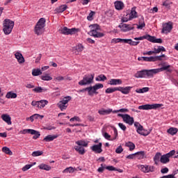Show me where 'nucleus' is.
I'll list each match as a JSON object with an SVG mask.
<instances>
[{
	"label": "nucleus",
	"instance_id": "f257e3e1",
	"mask_svg": "<svg viewBox=\"0 0 178 178\" xmlns=\"http://www.w3.org/2000/svg\"><path fill=\"white\" fill-rule=\"evenodd\" d=\"M155 72L154 69L152 70H143L141 71H138L135 74L134 77L136 79H152Z\"/></svg>",
	"mask_w": 178,
	"mask_h": 178
},
{
	"label": "nucleus",
	"instance_id": "f03ea898",
	"mask_svg": "<svg viewBox=\"0 0 178 178\" xmlns=\"http://www.w3.org/2000/svg\"><path fill=\"white\" fill-rule=\"evenodd\" d=\"M15 27V22L9 19H6L3 22V31L6 35H9Z\"/></svg>",
	"mask_w": 178,
	"mask_h": 178
},
{
	"label": "nucleus",
	"instance_id": "7ed1b4c3",
	"mask_svg": "<svg viewBox=\"0 0 178 178\" xmlns=\"http://www.w3.org/2000/svg\"><path fill=\"white\" fill-rule=\"evenodd\" d=\"M45 18H40L35 26V34L37 35H41L44 31V27H45Z\"/></svg>",
	"mask_w": 178,
	"mask_h": 178
},
{
	"label": "nucleus",
	"instance_id": "20e7f679",
	"mask_svg": "<svg viewBox=\"0 0 178 178\" xmlns=\"http://www.w3.org/2000/svg\"><path fill=\"white\" fill-rule=\"evenodd\" d=\"M72 99V97L67 96L64 97L61 101L58 103V107L60 109V111H65L69 106V101Z\"/></svg>",
	"mask_w": 178,
	"mask_h": 178
},
{
	"label": "nucleus",
	"instance_id": "39448f33",
	"mask_svg": "<svg viewBox=\"0 0 178 178\" xmlns=\"http://www.w3.org/2000/svg\"><path fill=\"white\" fill-rule=\"evenodd\" d=\"M94 74L85 75L82 80L79 82V86H87L94 81Z\"/></svg>",
	"mask_w": 178,
	"mask_h": 178
},
{
	"label": "nucleus",
	"instance_id": "423d86ee",
	"mask_svg": "<svg viewBox=\"0 0 178 178\" xmlns=\"http://www.w3.org/2000/svg\"><path fill=\"white\" fill-rule=\"evenodd\" d=\"M175 154H176V151L171 150L170 152L162 155L160 158V162L163 164L169 163V162H170V158H172Z\"/></svg>",
	"mask_w": 178,
	"mask_h": 178
},
{
	"label": "nucleus",
	"instance_id": "0eeeda50",
	"mask_svg": "<svg viewBox=\"0 0 178 178\" xmlns=\"http://www.w3.org/2000/svg\"><path fill=\"white\" fill-rule=\"evenodd\" d=\"M162 106H163V104H145L139 106L138 109L143 111H149L151 109H158V108H161Z\"/></svg>",
	"mask_w": 178,
	"mask_h": 178
},
{
	"label": "nucleus",
	"instance_id": "6e6552de",
	"mask_svg": "<svg viewBox=\"0 0 178 178\" xmlns=\"http://www.w3.org/2000/svg\"><path fill=\"white\" fill-rule=\"evenodd\" d=\"M119 118H122L123 122L129 124V126H133L134 124V118L130 116L129 114H118Z\"/></svg>",
	"mask_w": 178,
	"mask_h": 178
},
{
	"label": "nucleus",
	"instance_id": "1a4fd4ad",
	"mask_svg": "<svg viewBox=\"0 0 178 178\" xmlns=\"http://www.w3.org/2000/svg\"><path fill=\"white\" fill-rule=\"evenodd\" d=\"M76 33H79V29H69L66 26H64L60 29V33L63 34L64 35H73V34H76Z\"/></svg>",
	"mask_w": 178,
	"mask_h": 178
},
{
	"label": "nucleus",
	"instance_id": "9d476101",
	"mask_svg": "<svg viewBox=\"0 0 178 178\" xmlns=\"http://www.w3.org/2000/svg\"><path fill=\"white\" fill-rule=\"evenodd\" d=\"M166 65V63H164L162 64V67L161 68H157V69H154V74H158V73H161V72H163L164 70H166L168 73H172L173 72V70H172V65Z\"/></svg>",
	"mask_w": 178,
	"mask_h": 178
},
{
	"label": "nucleus",
	"instance_id": "9b49d317",
	"mask_svg": "<svg viewBox=\"0 0 178 178\" xmlns=\"http://www.w3.org/2000/svg\"><path fill=\"white\" fill-rule=\"evenodd\" d=\"M139 169L144 173H149V172H154L155 167L152 165H142L139 166Z\"/></svg>",
	"mask_w": 178,
	"mask_h": 178
},
{
	"label": "nucleus",
	"instance_id": "f8f14e48",
	"mask_svg": "<svg viewBox=\"0 0 178 178\" xmlns=\"http://www.w3.org/2000/svg\"><path fill=\"white\" fill-rule=\"evenodd\" d=\"M90 149L95 154H101L102 152V143H99L98 145H93L90 147Z\"/></svg>",
	"mask_w": 178,
	"mask_h": 178
},
{
	"label": "nucleus",
	"instance_id": "ddd939ff",
	"mask_svg": "<svg viewBox=\"0 0 178 178\" xmlns=\"http://www.w3.org/2000/svg\"><path fill=\"white\" fill-rule=\"evenodd\" d=\"M91 88V93H92V97L95 94L96 95L98 94V92H97V90H99V88H104V84L102 83H96L93 86H90Z\"/></svg>",
	"mask_w": 178,
	"mask_h": 178
},
{
	"label": "nucleus",
	"instance_id": "4468645a",
	"mask_svg": "<svg viewBox=\"0 0 178 178\" xmlns=\"http://www.w3.org/2000/svg\"><path fill=\"white\" fill-rule=\"evenodd\" d=\"M118 27L124 33L130 31V30H134V26L131 24H122V25H119Z\"/></svg>",
	"mask_w": 178,
	"mask_h": 178
},
{
	"label": "nucleus",
	"instance_id": "2eb2a0df",
	"mask_svg": "<svg viewBox=\"0 0 178 178\" xmlns=\"http://www.w3.org/2000/svg\"><path fill=\"white\" fill-rule=\"evenodd\" d=\"M89 35L94 37L95 38H102L105 35L103 33L99 32L98 31H90L88 33Z\"/></svg>",
	"mask_w": 178,
	"mask_h": 178
},
{
	"label": "nucleus",
	"instance_id": "dca6fc26",
	"mask_svg": "<svg viewBox=\"0 0 178 178\" xmlns=\"http://www.w3.org/2000/svg\"><path fill=\"white\" fill-rule=\"evenodd\" d=\"M173 29V25L166 23L163 25V29L161 33H165V34H168V33H170L172 31V29Z\"/></svg>",
	"mask_w": 178,
	"mask_h": 178
},
{
	"label": "nucleus",
	"instance_id": "f3484780",
	"mask_svg": "<svg viewBox=\"0 0 178 178\" xmlns=\"http://www.w3.org/2000/svg\"><path fill=\"white\" fill-rule=\"evenodd\" d=\"M136 131L137 133H138V134H140V136H148V134L151 133V131L144 130V127H143V125L138 127L136 129Z\"/></svg>",
	"mask_w": 178,
	"mask_h": 178
},
{
	"label": "nucleus",
	"instance_id": "a211bd4d",
	"mask_svg": "<svg viewBox=\"0 0 178 178\" xmlns=\"http://www.w3.org/2000/svg\"><path fill=\"white\" fill-rule=\"evenodd\" d=\"M131 88H132L131 86H127L125 88L118 87V91H120L122 94L127 95L130 92Z\"/></svg>",
	"mask_w": 178,
	"mask_h": 178
},
{
	"label": "nucleus",
	"instance_id": "6ab92c4d",
	"mask_svg": "<svg viewBox=\"0 0 178 178\" xmlns=\"http://www.w3.org/2000/svg\"><path fill=\"white\" fill-rule=\"evenodd\" d=\"M114 5L117 10H123L124 9V3L123 1H117L114 3Z\"/></svg>",
	"mask_w": 178,
	"mask_h": 178
},
{
	"label": "nucleus",
	"instance_id": "aec40b11",
	"mask_svg": "<svg viewBox=\"0 0 178 178\" xmlns=\"http://www.w3.org/2000/svg\"><path fill=\"white\" fill-rule=\"evenodd\" d=\"M66 9H67V5L64 4V5L60 6L59 7H57L54 10V12H55V13H63V12H65V10H66Z\"/></svg>",
	"mask_w": 178,
	"mask_h": 178
},
{
	"label": "nucleus",
	"instance_id": "412c9836",
	"mask_svg": "<svg viewBox=\"0 0 178 178\" xmlns=\"http://www.w3.org/2000/svg\"><path fill=\"white\" fill-rule=\"evenodd\" d=\"M127 17H129L131 20L137 17V11H136V7L131 8V13L127 15Z\"/></svg>",
	"mask_w": 178,
	"mask_h": 178
},
{
	"label": "nucleus",
	"instance_id": "4be33fe9",
	"mask_svg": "<svg viewBox=\"0 0 178 178\" xmlns=\"http://www.w3.org/2000/svg\"><path fill=\"white\" fill-rule=\"evenodd\" d=\"M1 119L3 120V122H6L7 124H12V118L8 114H3L1 115Z\"/></svg>",
	"mask_w": 178,
	"mask_h": 178
},
{
	"label": "nucleus",
	"instance_id": "5701e85b",
	"mask_svg": "<svg viewBox=\"0 0 178 178\" xmlns=\"http://www.w3.org/2000/svg\"><path fill=\"white\" fill-rule=\"evenodd\" d=\"M149 41L156 44H162V40L161 38H156L155 36H151L149 35Z\"/></svg>",
	"mask_w": 178,
	"mask_h": 178
},
{
	"label": "nucleus",
	"instance_id": "b1692460",
	"mask_svg": "<svg viewBox=\"0 0 178 178\" xmlns=\"http://www.w3.org/2000/svg\"><path fill=\"white\" fill-rule=\"evenodd\" d=\"M58 135H48L44 138L43 141H46V143H49L51 141H54L55 138H58Z\"/></svg>",
	"mask_w": 178,
	"mask_h": 178
},
{
	"label": "nucleus",
	"instance_id": "393cba45",
	"mask_svg": "<svg viewBox=\"0 0 178 178\" xmlns=\"http://www.w3.org/2000/svg\"><path fill=\"white\" fill-rule=\"evenodd\" d=\"M15 56L18 62V63H24V57L23 55L19 52L15 53Z\"/></svg>",
	"mask_w": 178,
	"mask_h": 178
},
{
	"label": "nucleus",
	"instance_id": "a878e982",
	"mask_svg": "<svg viewBox=\"0 0 178 178\" xmlns=\"http://www.w3.org/2000/svg\"><path fill=\"white\" fill-rule=\"evenodd\" d=\"M122 83V79H112L109 81L110 86H120Z\"/></svg>",
	"mask_w": 178,
	"mask_h": 178
},
{
	"label": "nucleus",
	"instance_id": "bb28decb",
	"mask_svg": "<svg viewBox=\"0 0 178 178\" xmlns=\"http://www.w3.org/2000/svg\"><path fill=\"white\" fill-rule=\"evenodd\" d=\"M83 51H84V46H83L81 44H79L75 47L74 54L76 55H79V54H80V52H83Z\"/></svg>",
	"mask_w": 178,
	"mask_h": 178
},
{
	"label": "nucleus",
	"instance_id": "cd10ccee",
	"mask_svg": "<svg viewBox=\"0 0 178 178\" xmlns=\"http://www.w3.org/2000/svg\"><path fill=\"white\" fill-rule=\"evenodd\" d=\"M74 149L75 151H76V152L79 153L80 155H84V154H86V150L84 149V147L83 146H75Z\"/></svg>",
	"mask_w": 178,
	"mask_h": 178
},
{
	"label": "nucleus",
	"instance_id": "c85d7f7f",
	"mask_svg": "<svg viewBox=\"0 0 178 178\" xmlns=\"http://www.w3.org/2000/svg\"><path fill=\"white\" fill-rule=\"evenodd\" d=\"M38 118H40V119H44V115H40V114H33L29 118H26V120H31V122H34L35 119H38Z\"/></svg>",
	"mask_w": 178,
	"mask_h": 178
},
{
	"label": "nucleus",
	"instance_id": "c756f323",
	"mask_svg": "<svg viewBox=\"0 0 178 178\" xmlns=\"http://www.w3.org/2000/svg\"><path fill=\"white\" fill-rule=\"evenodd\" d=\"M148 91H149V88L148 87H145L143 88H137L136 90V92H137L138 94H144L145 92H148Z\"/></svg>",
	"mask_w": 178,
	"mask_h": 178
},
{
	"label": "nucleus",
	"instance_id": "7c9ffc66",
	"mask_svg": "<svg viewBox=\"0 0 178 178\" xmlns=\"http://www.w3.org/2000/svg\"><path fill=\"white\" fill-rule=\"evenodd\" d=\"M89 27L90 29V31H99V30H101V28L98 24H91L89 26Z\"/></svg>",
	"mask_w": 178,
	"mask_h": 178
},
{
	"label": "nucleus",
	"instance_id": "2f4dec72",
	"mask_svg": "<svg viewBox=\"0 0 178 178\" xmlns=\"http://www.w3.org/2000/svg\"><path fill=\"white\" fill-rule=\"evenodd\" d=\"M154 54H159L161 52H166V49L163 46H158L157 48L154 49Z\"/></svg>",
	"mask_w": 178,
	"mask_h": 178
},
{
	"label": "nucleus",
	"instance_id": "473e14b6",
	"mask_svg": "<svg viewBox=\"0 0 178 178\" xmlns=\"http://www.w3.org/2000/svg\"><path fill=\"white\" fill-rule=\"evenodd\" d=\"M112 112V108H108L107 110H105L104 108L100 109L98 111V113L99 115H109Z\"/></svg>",
	"mask_w": 178,
	"mask_h": 178
},
{
	"label": "nucleus",
	"instance_id": "72a5a7b5",
	"mask_svg": "<svg viewBox=\"0 0 178 178\" xmlns=\"http://www.w3.org/2000/svg\"><path fill=\"white\" fill-rule=\"evenodd\" d=\"M76 144L79 147H88V142H86V140H83L76 141Z\"/></svg>",
	"mask_w": 178,
	"mask_h": 178
},
{
	"label": "nucleus",
	"instance_id": "f704fd0d",
	"mask_svg": "<svg viewBox=\"0 0 178 178\" xmlns=\"http://www.w3.org/2000/svg\"><path fill=\"white\" fill-rule=\"evenodd\" d=\"M177 128L171 127L168 129L167 133H168V134H171V136H175V134H177Z\"/></svg>",
	"mask_w": 178,
	"mask_h": 178
},
{
	"label": "nucleus",
	"instance_id": "c9c22d12",
	"mask_svg": "<svg viewBox=\"0 0 178 178\" xmlns=\"http://www.w3.org/2000/svg\"><path fill=\"white\" fill-rule=\"evenodd\" d=\"M125 147H128V148H129V151H134V149H136V145H134L133 142L126 143Z\"/></svg>",
	"mask_w": 178,
	"mask_h": 178
},
{
	"label": "nucleus",
	"instance_id": "e433bc0d",
	"mask_svg": "<svg viewBox=\"0 0 178 178\" xmlns=\"http://www.w3.org/2000/svg\"><path fill=\"white\" fill-rule=\"evenodd\" d=\"M136 156L138 159H144V158H145V152L144 151H141V152H138L136 153Z\"/></svg>",
	"mask_w": 178,
	"mask_h": 178
},
{
	"label": "nucleus",
	"instance_id": "4c0bfd02",
	"mask_svg": "<svg viewBox=\"0 0 178 178\" xmlns=\"http://www.w3.org/2000/svg\"><path fill=\"white\" fill-rule=\"evenodd\" d=\"M161 156H162V154H161V152L156 153L154 157L155 165H158V162H159V159H161Z\"/></svg>",
	"mask_w": 178,
	"mask_h": 178
},
{
	"label": "nucleus",
	"instance_id": "58836bf2",
	"mask_svg": "<svg viewBox=\"0 0 178 178\" xmlns=\"http://www.w3.org/2000/svg\"><path fill=\"white\" fill-rule=\"evenodd\" d=\"M38 168L42 170H47V171H49L51 169V166L46 164H40V165H38Z\"/></svg>",
	"mask_w": 178,
	"mask_h": 178
},
{
	"label": "nucleus",
	"instance_id": "ea45409f",
	"mask_svg": "<svg viewBox=\"0 0 178 178\" xmlns=\"http://www.w3.org/2000/svg\"><path fill=\"white\" fill-rule=\"evenodd\" d=\"M178 173V169L173 171L172 174L168 175H164L160 178H176V175Z\"/></svg>",
	"mask_w": 178,
	"mask_h": 178
},
{
	"label": "nucleus",
	"instance_id": "a19ab883",
	"mask_svg": "<svg viewBox=\"0 0 178 178\" xmlns=\"http://www.w3.org/2000/svg\"><path fill=\"white\" fill-rule=\"evenodd\" d=\"M149 35H145L143 36H140L139 38H135L134 40H136V41H143V40H147V41H149Z\"/></svg>",
	"mask_w": 178,
	"mask_h": 178
},
{
	"label": "nucleus",
	"instance_id": "79ce46f5",
	"mask_svg": "<svg viewBox=\"0 0 178 178\" xmlns=\"http://www.w3.org/2000/svg\"><path fill=\"white\" fill-rule=\"evenodd\" d=\"M6 98H17V95L15 92H8L6 95Z\"/></svg>",
	"mask_w": 178,
	"mask_h": 178
},
{
	"label": "nucleus",
	"instance_id": "37998d69",
	"mask_svg": "<svg viewBox=\"0 0 178 178\" xmlns=\"http://www.w3.org/2000/svg\"><path fill=\"white\" fill-rule=\"evenodd\" d=\"M40 104V109H42V108H45L46 105H48V100H40L39 101Z\"/></svg>",
	"mask_w": 178,
	"mask_h": 178
},
{
	"label": "nucleus",
	"instance_id": "c03bdc74",
	"mask_svg": "<svg viewBox=\"0 0 178 178\" xmlns=\"http://www.w3.org/2000/svg\"><path fill=\"white\" fill-rule=\"evenodd\" d=\"M144 27H145V22H144V19H143L139 21V24L138 25L137 29L143 30Z\"/></svg>",
	"mask_w": 178,
	"mask_h": 178
},
{
	"label": "nucleus",
	"instance_id": "a18cd8bd",
	"mask_svg": "<svg viewBox=\"0 0 178 178\" xmlns=\"http://www.w3.org/2000/svg\"><path fill=\"white\" fill-rule=\"evenodd\" d=\"M42 74V72L40 69H33L32 71V75L33 76H40Z\"/></svg>",
	"mask_w": 178,
	"mask_h": 178
},
{
	"label": "nucleus",
	"instance_id": "49530a36",
	"mask_svg": "<svg viewBox=\"0 0 178 178\" xmlns=\"http://www.w3.org/2000/svg\"><path fill=\"white\" fill-rule=\"evenodd\" d=\"M2 151L3 152H4V154H7L8 155H13V152H12L10 151V149H9V147H3L2 148Z\"/></svg>",
	"mask_w": 178,
	"mask_h": 178
},
{
	"label": "nucleus",
	"instance_id": "de8ad7c7",
	"mask_svg": "<svg viewBox=\"0 0 178 178\" xmlns=\"http://www.w3.org/2000/svg\"><path fill=\"white\" fill-rule=\"evenodd\" d=\"M118 87L117 88H108L106 90V94H112V92H115V91H118Z\"/></svg>",
	"mask_w": 178,
	"mask_h": 178
},
{
	"label": "nucleus",
	"instance_id": "09e8293b",
	"mask_svg": "<svg viewBox=\"0 0 178 178\" xmlns=\"http://www.w3.org/2000/svg\"><path fill=\"white\" fill-rule=\"evenodd\" d=\"M96 81H105L106 76L104 74H100L95 79Z\"/></svg>",
	"mask_w": 178,
	"mask_h": 178
},
{
	"label": "nucleus",
	"instance_id": "8fccbe9b",
	"mask_svg": "<svg viewBox=\"0 0 178 178\" xmlns=\"http://www.w3.org/2000/svg\"><path fill=\"white\" fill-rule=\"evenodd\" d=\"M42 80L44 81H51L52 80V77H51L49 74H45L41 76Z\"/></svg>",
	"mask_w": 178,
	"mask_h": 178
},
{
	"label": "nucleus",
	"instance_id": "3c124183",
	"mask_svg": "<svg viewBox=\"0 0 178 178\" xmlns=\"http://www.w3.org/2000/svg\"><path fill=\"white\" fill-rule=\"evenodd\" d=\"M86 91H88V95H90V97H92V95L91 93V88L90 87H87L86 88L82 89L81 90H80L81 92H84Z\"/></svg>",
	"mask_w": 178,
	"mask_h": 178
},
{
	"label": "nucleus",
	"instance_id": "603ef678",
	"mask_svg": "<svg viewBox=\"0 0 178 178\" xmlns=\"http://www.w3.org/2000/svg\"><path fill=\"white\" fill-rule=\"evenodd\" d=\"M43 154L44 152L42 151L38 150L32 153V156H41Z\"/></svg>",
	"mask_w": 178,
	"mask_h": 178
},
{
	"label": "nucleus",
	"instance_id": "864d4df0",
	"mask_svg": "<svg viewBox=\"0 0 178 178\" xmlns=\"http://www.w3.org/2000/svg\"><path fill=\"white\" fill-rule=\"evenodd\" d=\"M94 15H95V12L94 11H91L88 16L87 17L88 20H89V22H91L92 20H94Z\"/></svg>",
	"mask_w": 178,
	"mask_h": 178
},
{
	"label": "nucleus",
	"instance_id": "5fc2aeb1",
	"mask_svg": "<svg viewBox=\"0 0 178 178\" xmlns=\"http://www.w3.org/2000/svg\"><path fill=\"white\" fill-rule=\"evenodd\" d=\"M22 133V134H26V133H28L29 134H34L35 131H34V129H24Z\"/></svg>",
	"mask_w": 178,
	"mask_h": 178
},
{
	"label": "nucleus",
	"instance_id": "6e6d98bb",
	"mask_svg": "<svg viewBox=\"0 0 178 178\" xmlns=\"http://www.w3.org/2000/svg\"><path fill=\"white\" fill-rule=\"evenodd\" d=\"M74 170H73V167H69L65 168L63 171V173H73Z\"/></svg>",
	"mask_w": 178,
	"mask_h": 178
},
{
	"label": "nucleus",
	"instance_id": "4d7b16f0",
	"mask_svg": "<svg viewBox=\"0 0 178 178\" xmlns=\"http://www.w3.org/2000/svg\"><path fill=\"white\" fill-rule=\"evenodd\" d=\"M34 131H35V132H33L34 134H31L33 135V140H37V138H40L41 134H40V132H38L35 130H34Z\"/></svg>",
	"mask_w": 178,
	"mask_h": 178
},
{
	"label": "nucleus",
	"instance_id": "13d9d810",
	"mask_svg": "<svg viewBox=\"0 0 178 178\" xmlns=\"http://www.w3.org/2000/svg\"><path fill=\"white\" fill-rule=\"evenodd\" d=\"M118 126L121 129V130H122L123 131H126V130L127 129V127H126V125H124V124L122 122L118 123Z\"/></svg>",
	"mask_w": 178,
	"mask_h": 178
},
{
	"label": "nucleus",
	"instance_id": "bf43d9fd",
	"mask_svg": "<svg viewBox=\"0 0 178 178\" xmlns=\"http://www.w3.org/2000/svg\"><path fill=\"white\" fill-rule=\"evenodd\" d=\"M139 44H140V42H135V41H133V40L130 39L129 45H131L132 47H136Z\"/></svg>",
	"mask_w": 178,
	"mask_h": 178
},
{
	"label": "nucleus",
	"instance_id": "052dcab7",
	"mask_svg": "<svg viewBox=\"0 0 178 178\" xmlns=\"http://www.w3.org/2000/svg\"><path fill=\"white\" fill-rule=\"evenodd\" d=\"M101 166L100 168H99L97 169V171L99 172V173H102L104 170V169H106V165L105 164H101Z\"/></svg>",
	"mask_w": 178,
	"mask_h": 178
},
{
	"label": "nucleus",
	"instance_id": "680f3d73",
	"mask_svg": "<svg viewBox=\"0 0 178 178\" xmlns=\"http://www.w3.org/2000/svg\"><path fill=\"white\" fill-rule=\"evenodd\" d=\"M115 152L116 154H122V152H123V147H122V145L118 146V147H117V149H115Z\"/></svg>",
	"mask_w": 178,
	"mask_h": 178
},
{
	"label": "nucleus",
	"instance_id": "e2e57ef3",
	"mask_svg": "<svg viewBox=\"0 0 178 178\" xmlns=\"http://www.w3.org/2000/svg\"><path fill=\"white\" fill-rule=\"evenodd\" d=\"M32 166H33V165H31V164L24 165L22 168L23 172H26V171L29 170V169H30V168H32Z\"/></svg>",
	"mask_w": 178,
	"mask_h": 178
},
{
	"label": "nucleus",
	"instance_id": "0e129e2a",
	"mask_svg": "<svg viewBox=\"0 0 178 178\" xmlns=\"http://www.w3.org/2000/svg\"><path fill=\"white\" fill-rule=\"evenodd\" d=\"M103 136L104 137V138H106V140H108L109 141H113L112 139H111V135L108 134L107 132H105L104 134H103Z\"/></svg>",
	"mask_w": 178,
	"mask_h": 178
},
{
	"label": "nucleus",
	"instance_id": "69168bd1",
	"mask_svg": "<svg viewBox=\"0 0 178 178\" xmlns=\"http://www.w3.org/2000/svg\"><path fill=\"white\" fill-rule=\"evenodd\" d=\"M129 20H131V19H130V17H127V15H126V17H124L122 19L121 22L122 23H127V22H129Z\"/></svg>",
	"mask_w": 178,
	"mask_h": 178
},
{
	"label": "nucleus",
	"instance_id": "338daca9",
	"mask_svg": "<svg viewBox=\"0 0 178 178\" xmlns=\"http://www.w3.org/2000/svg\"><path fill=\"white\" fill-rule=\"evenodd\" d=\"M42 90L41 87H36L33 89V91H34V92H42Z\"/></svg>",
	"mask_w": 178,
	"mask_h": 178
},
{
	"label": "nucleus",
	"instance_id": "774afa93",
	"mask_svg": "<svg viewBox=\"0 0 178 178\" xmlns=\"http://www.w3.org/2000/svg\"><path fill=\"white\" fill-rule=\"evenodd\" d=\"M113 44H118V42H122V38H114L111 40Z\"/></svg>",
	"mask_w": 178,
	"mask_h": 178
}]
</instances>
